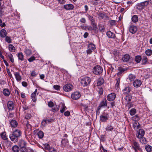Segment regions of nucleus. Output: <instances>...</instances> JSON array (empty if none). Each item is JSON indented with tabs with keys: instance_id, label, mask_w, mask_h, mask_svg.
Wrapping results in <instances>:
<instances>
[{
	"instance_id": "nucleus-39",
	"label": "nucleus",
	"mask_w": 152,
	"mask_h": 152,
	"mask_svg": "<svg viewBox=\"0 0 152 152\" xmlns=\"http://www.w3.org/2000/svg\"><path fill=\"white\" fill-rule=\"evenodd\" d=\"M145 53L147 56H151L152 54V50L151 49H147L145 50Z\"/></svg>"
},
{
	"instance_id": "nucleus-23",
	"label": "nucleus",
	"mask_w": 152,
	"mask_h": 152,
	"mask_svg": "<svg viewBox=\"0 0 152 152\" xmlns=\"http://www.w3.org/2000/svg\"><path fill=\"white\" fill-rule=\"evenodd\" d=\"M136 76L134 75L131 74H130L128 78V79L129 80L130 82H132L135 79Z\"/></svg>"
},
{
	"instance_id": "nucleus-9",
	"label": "nucleus",
	"mask_w": 152,
	"mask_h": 152,
	"mask_svg": "<svg viewBox=\"0 0 152 152\" xmlns=\"http://www.w3.org/2000/svg\"><path fill=\"white\" fill-rule=\"evenodd\" d=\"M129 31L132 34L135 33L137 30L136 26L134 25H130L129 28Z\"/></svg>"
},
{
	"instance_id": "nucleus-32",
	"label": "nucleus",
	"mask_w": 152,
	"mask_h": 152,
	"mask_svg": "<svg viewBox=\"0 0 152 152\" xmlns=\"http://www.w3.org/2000/svg\"><path fill=\"white\" fill-rule=\"evenodd\" d=\"M145 148L148 152H151L152 151V147L148 145L145 146Z\"/></svg>"
},
{
	"instance_id": "nucleus-16",
	"label": "nucleus",
	"mask_w": 152,
	"mask_h": 152,
	"mask_svg": "<svg viewBox=\"0 0 152 152\" xmlns=\"http://www.w3.org/2000/svg\"><path fill=\"white\" fill-rule=\"evenodd\" d=\"M9 137L10 140L14 142H15L18 141V138L17 137L13 134H10L9 135Z\"/></svg>"
},
{
	"instance_id": "nucleus-46",
	"label": "nucleus",
	"mask_w": 152,
	"mask_h": 152,
	"mask_svg": "<svg viewBox=\"0 0 152 152\" xmlns=\"http://www.w3.org/2000/svg\"><path fill=\"white\" fill-rule=\"evenodd\" d=\"M24 52L25 53L26 56L30 55H31L32 53L31 51L29 49H26V50L24 51Z\"/></svg>"
},
{
	"instance_id": "nucleus-6",
	"label": "nucleus",
	"mask_w": 152,
	"mask_h": 152,
	"mask_svg": "<svg viewBox=\"0 0 152 152\" xmlns=\"http://www.w3.org/2000/svg\"><path fill=\"white\" fill-rule=\"evenodd\" d=\"M116 96L115 93H112L109 94L107 97V100L109 101H113Z\"/></svg>"
},
{
	"instance_id": "nucleus-26",
	"label": "nucleus",
	"mask_w": 152,
	"mask_h": 152,
	"mask_svg": "<svg viewBox=\"0 0 152 152\" xmlns=\"http://www.w3.org/2000/svg\"><path fill=\"white\" fill-rule=\"evenodd\" d=\"M107 35L109 38H114L115 34L110 31H108L107 33Z\"/></svg>"
},
{
	"instance_id": "nucleus-30",
	"label": "nucleus",
	"mask_w": 152,
	"mask_h": 152,
	"mask_svg": "<svg viewBox=\"0 0 152 152\" xmlns=\"http://www.w3.org/2000/svg\"><path fill=\"white\" fill-rule=\"evenodd\" d=\"M139 141L142 144H146L147 143V140L146 139L143 137H142L139 138Z\"/></svg>"
},
{
	"instance_id": "nucleus-55",
	"label": "nucleus",
	"mask_w": 152,
	"mask_h": 152,
	"mask_svg": "<svg viewBox=\"0 0 152 152\" xmlns=\"http://www.w3.org/2000/svg\"><path fill=\"white\" fill-rule=\"evenodd\" d=\"M120 77H118L116 79L117 82L116 84L115 85V87H116L117 88H118L119 86V85L120 83Z\"/></svg>"
},
{
	"instance_id": "nucleus-40",
	"label": "nucleus",
	"mask_w": 152,
	"mask_h": 152,
	"mask_svg": "<svg viewBox=\"0 0 152 152\" xmlns=\"http://www.w3.org/2000/svg\"><path fill=\"white\" fill-rule=\"evenodd\" d=\"M37 135L39 137L40 139L42 138L44 135L43 132L41 131H40L37 133Z\"/></svg>"
},
{
	"instance_id": "nucleus-36",
	"label": "nucleus",
	"mask_w": 152,
	"mask_h": 152,
	"mask_svg": "<svg viewBox=\"0 0 152 152\" xmlns=\"http://www.w3.org/2000/svg\"><path fill=\"white\" fill-rule=\"evenodd\" d=\"M142 59L141 56H137L135 57V61L137 63H139Z\"/></svg>"
},
{
	"instance_id": "nucleus-8",
	"label": "nucleus",
	"mask_w": 152,
	"mask_h": 152,
	"mask_svg": "<svg viewBox=\"0 0 152 152\" xmlns=\"http://www.w3.org/2000/svg\"><path fill=\"white\" fill-rule=\"evenodd\" d=\"M108 118V114L104 113L103 115L100 116V120L102 122H105L107 121Z\"/></svg>"
},
{
	"instance_id": "nucleus-42",
	"label": "nucleus",
	"mask_w": 152,
	"mask_h": 152,
	"mask_svg": "<svg viewBox=\"0 0 152 152\" xmlns=\"http://www.w3.org/2000/svg\"><path fill=\"white\" fill-rule=\"evenodd\" d=\"M132 98V96L131 95H129L126 96L125 98V100L128 102L131 101Z\"/></svg>"
},
{
	"instance_id": "nucleus-57",
	"label": "nucleus",
	"mask_w": 152,
	"mask_h": 152,
	"mask_svg": "<svg viewBox=\"0 0 152 152\" xmlns=\"http://www.w3.org/2000/svg\"><path fill=\"white\" fill-rule=\"evenodd\" d=\"M6 70H7V72L8 75L10 77V78H12V74L10 72V70L9 69L8 67L6 68Z\"/></svg>"
},
{
	"instance_id": "nucleus-54",
	"label": "nucleus",
	"mask_w": 152,
	"mask_h": 152,
	"mask_svg": "<svg viewBox=\"0 0 152 152\" xmlns=\"http://www.w3.org/2000/svg\"><path fill=\"white\" fill-rule=\"evenodd\" d=\"M88 19L90 20L91 22V23L95 22V20L94 19L93 17L91 15H88Z\"/></svg>"
},
{
	"instance_id": "nucleus-53",
	"label": "nucleus",
	"mask_w": 152,
	"mask_h": 152,
	"mask_svg": "<svg viewBox=\"0 0 152 152\" xmlns=\"http://www.w3.org/2000/svg\"><path fill=\"white\" fill-rule=\"evenodd\" d=\"M8 56L10 61L12 63H13L14 62V60L13 56L12 55V54L10 53L8 55Z\"/></svg>"
},
{
	"instance_id": "nucleus-18",
	"label": "nucleus",
	"mask_w": 152,
	"mask_h": 152,
	"mask_svg": "<svg viewBox=\"0 0 152 152\" xmlns=\"http://www.w3.org/2000/svg\"><path fill=\"white\" fill-rule=\"evenodd\" d=\"M10 124L11 126L13 128L16 127L18 125V122L15 120H11Z\"/></svg>"
},
{
	"instance_id": "nucleus-47",
	"label": "nucleus",
	"mask_w": 152,
	"mask_h": 152,
	"mask_svg": "<svg viewBox=\"0 0 152 152\" xmlns=\"http://www.w3.org/2000/svg\"><path fill=\"white\" fill-rule=\"evenodd\" d=\"M97 91L99 94L100 95H102L103 92V88L100 86L98 87Z\"/></svg>"
},
{
	"instance_id": "nucleus-38",
	"label": "nucleus",
	"mask_w": 152,
	"mask_h": 152,
	"mask_svg": "<svg viewBox=\"0 0 152 152\" xmlns=\"http://www.w3.org/2000/svg\"><path fill=\"white\" fill-rule=\"evenodd\" d=\"M67 108L65 106L64 104H62V107L61 108L60 111L61 113H63L66 109H67Z\"/></svg>"
},
{
	"instance_id": "nucleus-60",
	"label": "nucleus",
	"mask_w": 152,
	"mask_h": 152,
	"mask_svg": "<svg viewBox=\"0 0 152 152\" xmlns=\"http://www.w3.org/2000/svg\"><path fill=\"white\" fill-rule=\"evenodd\" d=\"M35 60V58L34 56H32L29 58L28 59V60L29 62H32L33 61Z\"/></svg>"
},
{
	"instance_id": "nucleus-34",
	"label": "nucleus",
	"mask_w": 152,
	"mask_h": 152,
	"mask_svg": "<svg viewBox=\"0 0 152 152\" xmlns=\"http://www.w3.org/2000/svg\"><path fill=\"white\" fill-rule=\"evenodd\" d=\"M12 149L14 152H18L20 150V149L18 146L16 145L13 146Z\"/></svg>"
},
{
	"instance_id": "nucleus-43",
	"label": "nucleus",
	"mask_w": 152,
	"mask_h": 152,
	"mask_svg": "<svg viewBox=\"0 0 152 152\" xmlns=\"http://www.w3.org/2000/svg\"><path fill=\"white\" fill-rule=\"evenodd\" d=\"M18 59L21 61L24 60L23 55L22 53H19L18 54Z\"/></svg>"
},
{
	"instance_id": "nucleus-20",
	"label": "nucleus",
	"mask_w": 152,
	"mask_h": 152,
	"mask_svg": "<svg viewBox=\"0 0 152 152\" xmlns=\"http://www.w3.org/2000/svg\"><path fill=\"white\" fill-rule=\"evenodd\" d=\"M32 137V134L31 132H28L27 133V132H26L25 137L28 141H29L30 140H31Z\"/></svg>"
},
{
	"instance_id": "nucleus-11",
	"label": "nucleus",
	"mask_w": 152,
	"mask_h": 152,
	"mask_svg": "<svg viewBox=\"0 0 152 152\" xmlns=\"http://www.w3.org/2000/svg\"><path fill=\"white\" fill-rule=\"evenodd\" d=\"M107 102L106 99L105 98L104 99L101 101L98 107L101 108L107 107Z\"/></svg>"
},
{
	"instance_id": "nucleus-59",
	"label": "nucleus",
	"mask_w": 152,
	"mask_h": 152,
	"mask_svg": "<svg viewBox=\"0 0 152 152\" xmlns=\"http://www.w3.org/2000/svg\"><path fill=\"white\" fill-rule=\"evenodd\" d=\"M140 118L137 115H136L133 117V119L136 121H138L140 120Z\"/></svg>"
},
{
	"instance_id": "nucleus-17",
	"label": "nucleus",
	"mask_w": 152,
	"mask_h": 152,
	"mask_svg": "<svg viewBox=\"0 0 152 152\" xmlns=\"http://www.w3.org/2000/svg\"><path fill=\"white\" fill-rule=\"evenodd\" d=\"M105 130L106 131L112 132L113 131H115V129L114 127L111 125L108 124L107 125L105 128Z\"/></svg>"
},
{
	"instance_id": "nucleus-35",
	"label": "nucleus",
	"mask_w": 152,
	"mask_h": 152,
	"mask_svg": "<svg viewBox=\"0 0 152 152\" xmlns=\"http://www.w3.org/2000/svg\"><path fill=\"white\" fill-rule=\"evenodd\" d=\"M132 20L134 23L137 22L138 20V18L137 15H133L132 18Z\"/></svg>"
},
{
	"instance_id": "nucleus-62",
	"label": "nucleus",
	"mask_w": 152,
	"mask_h": 152,
	"mask_svg": "<svg viewBox=\"0 0 152 152\" xmlns=\"http://www.w3.org/2000/svg\"><path fill=\"white\" fill-rule=\"evenodd\" d=\"M48 106L50 107H52L54 106V104L53 102L50 101L48 103Z\"/></svg>"
},
{
	"instance_id": "nucleus-58",
	"label": "nucleus",
	"mask_w": 152,
	"mask_h": 152,
	"mask_svg": "<svg viewBox=\"0 0 152 152\" xmlns=\"http://www.w3.org/2000/svg\"><path fill=\"white\" fill-rule=\"evenodd\" d=\"M50 123V121L49 120H43L42 122V124L43 125H45L46 124Z\"/></svg>"
},
{
	"instance_id": "nucleus-24",
	"label": "nucleus",
	"mask_w": 152,
	"mask_h": 152,
	"mask_svg": "<svg viewBox=\"0 0 152 152\" xmlns=\"http://www.w3.org/2000/svg\"><path fill=\"white\" fill-rule=\"evenodd\" d=\"M130 58V56L128 54H126L122 57V60L124 62H127Z\"/></svg>"
},
{
	"instance_id": "nucleus-21",
	"label": "nucleus",
	"mask_w": 152,
	"mask_h": 152,
	"mask_svg": "<svg viewBox=\"0 0 152 152\" xmlns=\"http://www.w3.org/2000/svg\"><path fill=\"white\" fill-rule=\"evenodd\" d=\"M26 142L23 140H20L18 142V145L20 148L26 147Z\"/></svg>"
},
{
	"instance_id": "nucleus-15",
	"label": "nucleus",
	"mask_w": 152,
	"mask_h": 152,
	"mask_svg": "<svg viewBox=\"0 0 152 152\" xmlns=\"http://www.w3.org/2000/svg\"><path fill=\"white\" fill-rule=\"evenodd\" d=\"M14 74L17 81L20 82L22 79V77L19 73L18 72H14Z\"/></svg>"
},
{
	"instance_id": "nucleus-13",
	"label": "nucleus",
	"mask_w": 152,
	"mask_h": 152,
	"mask_svg": "<svg viewBox=\"0 0 152 152\" xmlns=\"http://www.w3.org/2000/svg\"><path fill=\"white\" fill-rule=\"evenodd\" d=\"M12 133L18 138L21 136L22 132L19 130L16 129Z\"/></svg>"
},
{
	"instance_id": "nucleus-27",
	"label": "nucleus",
	"mask_w": 152,
	"mask_h": 152,
	"mask_svg": "<svg viewBox=\"0 0 152 152\" xmlns=\"http://www.w3.org/2000/svg\"><path fill=\"white\" fill-rule=\"evenodd\" d=\"M130 87H127L125 88L123 90V92L124 94H127L130 92Z\"/></svg>"
},
{
	"instance_id": "nucleus-33",
	"label": "nucleus",
	"mask_w": 152,
	"mask_h": 152,
	"mask_svg": "<svg viewBox=\"0 0 152 152\" xmlns=\"http://www.w3.org/2000/svg\"><path fill=\"white\" fill-rule=\"evenodd\" d=\"M0 135L2 139L4 140H6L7 138L6 136V133L4 132L1 133Z\"/></svg>"
},
{
	"instance_id": "nucleus-41",
	"label": "nucleus",
	"mask_w": 152,
	"mask_h": 152,
	"mask_svg": "<svg viewBox=\"0 0 152 152\" xmlns=\"http://www.w3.org/2000/svg\"><path fill=\"white\" fill-rule=\"evenodd\" d=\"M99 28L100 31L101 32H104L105 28L103 24H100L99 25Z\"/></svg>"
},
{
	"instance_id": "nucleus-50",
	"label": "nucleus",
	"mask_w": 152,
	"mask_h": 152,
	"mask_svg": "<svg viewBox=\"0 0 152 152\" xmlns=\"http://www.w3.org/2000/svg\"><path fill=\"white\" fill-rule=\"evenodd\" d=\"M5 37V41H6L9 43H10L12 42V39L10 37L6 36Z\"/></svg>"
},
{
	"instance_id": "nucleus-44",
	"label": "nucleus",
	"mask_w": 152,
	"mask_h": 152,
	"mask_svg": "<svg viewBox=\"0 0 152 152\" xmlns=\"http://www.w3.org/2000/svg\"><path fill=\"white\" fill-rule=\"evenodd\" d=\"M67 140L65 139L63 140L61 142V145L62 147H65L67 145Z\"/></svg>"
},
{
	"instance_id": "nucleus-28",
	"label": "nucleus",
	"mask_w": 152,
	"mask_h": 152,
	"mask_svg": "<svg viewBox=\"0 0 152 152\" xmlns=\"http://www.w3.org/2000/svg\"><path fill=\"white\" fill-rule=\"evenodd\" d=\"M104 80L103 78H99L98 80L97 83V86H100L104 83Z\"/></svg>"
},
{
	"instance_id": "nucleus-52",
	"label": "nucleus",
	"mask_w": 152,
	"mask_h": 152,
	"mask_svg": "<svg viewBox=\"0 0 152 152\" xmlns=\"http://www.w3.org/2000/svg\"><path fill=\"white\" fill-rule=\"evenodd\" d=\"M136 113V110L133 108L130 111V114L131 115H134Z\"/></svg>"
},
{
	"instance_id": "nucleus-29",
	"label": "nucleus",
	"mask_w": 152,
	"mask_h": 152,
	"mask_svg": "<svg viewBox=\"0 0 152 152\" xmlns=\"http://www.w3.org/2000/svg\"><path fill=\"white\" fill-rule=\"evenodd\" d=\"M3 93L4 95L8 96L10 94V92L8 89H4L3 91Z\"/></svg>"
},
{
	"instance_id": "nucleus-14",
	"label": "nucleus",
	"mask_w": 152,
	"mask_h": 152,
	"mask_svg": "<svg viewBox=\"0 0 152 152\" xmlns=\"http://www.w3.org/2000/svg\"><path fill=\"white\" fill-rule=\"evenodd\" d=\"M64 8L66 10H73L74 8V6L71 4H68L65 5L64 6Z\"/></svg>"
},
{
	"instance_id": "nucleus-22",
	"label": "nucleus",
	"mask_w": 152,
	"mask_h": 152,
	"mask_svg": "<svg viewBox=\"0 0 152 152\" xmlns=\"http://www.w3.org/2000/svg\"><path fill=\"white\" fill-rule=\"evenodd\" d=\"M7 35V32L6 30L2 29L0 31V35L1 37L4 38L6 37Z\"/></svg>"
},
{
	"instance_id": "nucleus-19",
	"label": "nucleus",
	"mask_w": 152,
	"mask_h": 152,
	"mask_svg": "<svg viewBox=\"0 0 152 152\" xmlns=\"http://www.w3.org/2000/svg\"><path fill=\"white\" fill-rule=\"evenodd\" d=\"M37 91V89H35V91L31 95V97L32 100L34 102H35L37 100L36 93Z\"/></svg>"
},
{
	"instance_id": "nucleus-49",
	"label": "nucleus",
	"mask_w": 152,
	"mask_h": 152,
	"mask_svg": "<svg viewBox=\"0 0 152 152\" xmlns=\"http://www.w3.org/2000/svg\"><path fill=\"white\" fill-rule=\"evenodd\" d=\"M14 113H10L7 116L8 119L10 120L12 118H13L14 116Z\"/></svg>"
},
{
	"instance_id": "nucleus-10",
	"label": "nucleus",
	"mask_w": 152,
	"mask_h": 152,
	"mask_svg": "<svg viewBox=\"0 0 152 152\" xmlns=\"http://www.w3.org/2000/svg\"><path fill=\"white\" fill-rule=\"evenodd\" d=\"M15 104L12 101H9L8 102L7 107L10 110H13Z\"/></svg>"
},
{
	"instance_id": "nucleus-4",
	"label": "nucleus",
	"mask_w": 152,
	"mask_h": 152,
	"mask_svg": "<svg viewBox=\"0 0 152 152\" xmlns=\"http://www.w3.org/2000/svg\"><path fill=\"white\" fill-rule=\"evenodd\" d=\"M145 132L144 130L142 129H140L137 132L136 134V137L138 139L142 137L145 135Z\"/></svg>"
},
{
	"instance_id": "nucleus-64",
	"label": "nucleus",
	"mask_w": 152,
	"mask_h": 152,
	"mask_svg": "<svg viewBox=\"0 0 152 152\" xmlns=\"http://www.w3.org/2000/svg\"><path fill=\"white\" fill-rule=\"evenodd\" d=\"M20 152H26V147L20 148Z\"/></svg>"
},
{
	"instance_id": "nucleus-3",
	"label": "nucleus",
	"mask_w": 152,
	"mask_h": 152,
	"mask_svg": "<svg viewBox=\"0 0 152 152\" xmlns=\"http://www.w3.org/2000/svg\"><path fill=\"white\" fill-rule=\"evenodd\" d=\"M132 148L135 151H137V150L140 151H142V149L140 148L138 143L134 140L133 141L132 144Z\"/></svg>"
},
{
	"instance_id": "nucleus-5",
	"label": "nucleus",
	"mask_w": 152,
	"mask_h": 152,
	"mask_svg": "<svg viewBox=\"0 0 152 152\" xmlns=\"http://www.w3.org/2000/svg\"><path fill=\"white\" fill-rule=\"evenodd\" d=\"M73 86L70 84H67L63 86V89L65 91L69 92L71 91L73 88Z\"/></svg>"
},
{
	"instance_id": "nucleus-1",
	"label": "nucleus",
	"mask_w": 152,
	"mask_h": 152,
	"mask_svg": "<svg viewBox=\"0 0 152 152\" xmlns=\"http://www.w3.org/2000/svg\"><path fill=\"white\" fill-rule=\"evenodd\" d=\"M91 81L90 77H83L81 79L80 83L82 86L85 87L88 85Z\"/></svg>"
},
{
	"instance_id": "nucleus-61",
	"label": "nucleus",
	"mask_w": 152,
	"mask_h": 152,
	"mask_svg": "<svg viewBox=\"0 0 152 152\" xmlns=\"http://www.w3.org/2000/svg\"><path fill=\"white\" fill-rule=\"evenodd\" d=\"M91 24L93 26L92 28H93V30H96V29L97 26H96V25L95 22H94V23H91Z\"/></svg>"
},
{
	"instance_id": "nucleus-56",
	"label": "nucleus",
	"mask_w": 152,
	"mask_h": 152,
	"mask_svg": "<svg viewBox=\"0 0 152 152\" xmlns=\"http://www.w3.org/2000/svg\"><path fill=\"white\" fill-rule=\"evenodd\" d=\"M26 126L27 129L28 130V131L31 130V126L30 124L28 123V121H27V124H26Z\"/></svg>"
},
{
	"instance_id": "nucleus-51",
	"label": "nucleus",
	"mask_w": 152,
	"mask_h": 152,
	"mask_svg": "<svg viewBox=\"0 0 152 152\" xmlns=\"http://www.w3.org/2000/svg\"><path fill=\"white\" fill-rule=\"evenodd\" d=\"M149 3V1H146L144 2H142L140 3V5L142 6V8L143 7L147 6Z\"/></svg>"
},
{
	"instance_id": "nucleus-25",
	"label": "nucleus",
	"mask_w": 152,
	"mask_h": 152,
	"mask_svg": "<svg viewBox=\"0 0 152 152\" xmlns=\"http://www.w3.org/2000/svg\"><path fill=\"white\" fill-rule=\"evenodd\" d=\"M133 127L135 129H137L140 127V125L137 121H135L133 124Z\"/></svg>"
},
{
	"instance_id": "nucleus-12",
	"label": "nucleus",
	"mask_w": 152,
	"mask_h": 152,
	"mask_svg": "<svg viewBox=\"0 0 152 152\" xmlns=\"http://www.w3.org/2000/svg\"><path fill=\"white\" fill-rule=\"evenodd\" d=\"M142 82L140 80H135L133 83V86L135 87H139L141 85Z\"/></svg>"
},
{
	"instance_id": "nucleus-48",
	"label": "nucleus",
	"mask_w": 152,
	"mask_h": 152,
	"mask_svg": "<svg viewBox=\"0 0 152 152\" xmlns=\"http://www.w3.org/2000/svg\"><path fill=\"white\" fill-rule=\"evenodd\" d=\"M148 59L147 57L145 56L143 57L142 59V64H145L148 62Z\"/></svg>"
},
{
	"instance_id": "nucleus-2",
	"label": "nucleus",
	"mask_w": 152,
	"mask_h": 152,
	"mask_svg": "<svg viewBox=\"0 0 152 152\" xmlns=\"http://www.w3.org/2000/svg\"><path fill=\"white\" fill-rule=\"evenodd\" d=\"M93 73L95 75L101 74L103 72V69L102 67L99 65L95 66L93 69Z\"/></svg>"
},
{
	"instance_id": "nucleus-63",
	"label": "nucleus",
	"mask_w": 152,
	"mask_h": 152,
	"mask_svg": "<svg viewBox=\"0 0 152 152\" xmlns=\"http://www.w3.org/2000/svg\"><path fill=\"white\" fill-rule=\"evenodd\" d=\"M58 109L59 108L58 107H57L56 106V107L52 108V110L53 112H55L57 111L58 110Z\"/></svg>"
},
{
	"instance_id": "nucleus-31",
	"label": "nucleus",
	"mask_w": 152,
	"mask_h": 152,
	"mask_svg": "<svg viewBox=\"0 0 152 152\" xmlns=\"http://www.w3.org/2000/svg\"><path fill=\"white\" fill-rule=\"evenodd\" d=\"M44 145L46 149L49 150L50 151H52L51 150H53L54 152H55V150L53 148H51L49 144H45Z\"/></svg>"
},
{
	"instance_id": "nucleus-45",
	"label": "nucleus",
	"mask_w": 152,
	"mask_h": 152,
	"mask_svg": "<svg viewBox=\"0 0 152 152\" xmlns=\"http://www.w3.org/2000/svg\"><path fill=\"white\" fill-rule=\"evenodd\" d=\"M88 48L91 49L92 50H94L95 49V45L92 43H90L88 45Z\"/></svg>"
},
{
	"instance_id": "nucleus-37",
	"label": "nucleus",
	"mask_w": 152,
	"mask_h": 152,
	"mask_svg": "<svg viewBox=\"0 0 152 152\" xmlns=\"http://www.w3.org/2000/svg\"><path fill=\"white\" fill-rule=\"evenodd\" d=\"M8 48L10 51L13 52L15 51V48L12 45H9L8 46Z\"/></svg>"
},
{
	"instance_id": "nucleus-7",
	"label": "nucleus",
	"mask_w": 152,
	"mask_h": 152,
	"mask_svg": "<svg viewBox=\"0 0 152 152\" xmlns=\"http://www.w3.org/2000/svg\"><path fill=\"white\" fill-rule=\"evenodd\" d=\"M81 95L79 92H75L72 93L71 95L72 98L75 100L78 99L80 97Z\"/></svg>"
}]
</instances>
